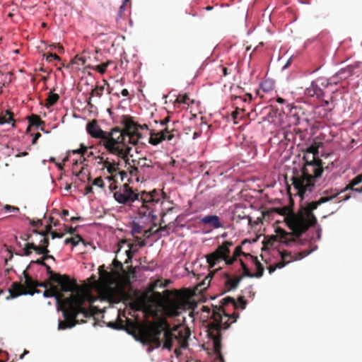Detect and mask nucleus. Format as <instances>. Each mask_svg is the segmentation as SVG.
Returning <instances> with one entry per match:
<instances>
[{
  "mask_svg": "<svg viewBox=\"0 0 362 362\" xmlns=\"http://www.w3.org/2000/svg\"><path fill=\"white\" fill-rule=\"evenodd\" d=\"M110 182V186H109V189L111 192H115L116 190H118V187L117 185H116V181H115V178L114 180H112Z\"/></svg>",
  "mask_w": 362,
  "mask_h": 362,
  "instance_id": "52",
  "label": "nucleus"
},
{
  "mask_svg": "<svg viewBox=\"0 0 362 362\" xmlns=\"http://www.w3.org/2000/svg\"><path fill=\"white\" fill-rule=\"evenodd\" d=\"M105 87L104 86H96L93 89H92L90 93V96L88 98V103L90 105L91 98L94 95L100 98L103 95Z\"/></svg>",
  "mask_w": 362,
  "mask_h": 362,
  "instance_id": "34",
  "label": "nucleus"
},
{
  "mask_svg": "<svg viewBox=\"0 0 362 362\" xmlns=\"http://www.w3.org/2000/svg\"><path fill=\"white\" fill-rule=\"evenodd\" d=\"M43 56L45 57H46V60L49 62H51L52 61V59L61 61V58L57 54L52 53V52L47 53V54H44Z\"/></svg>",
  "mask_w": 362,
  "mask_h": 362,
  "instance_id": "43",
  "label": "nucleus"
},
{
  "mask_svg": "<svg viewBox=\"0 0 362 362\" xmlns=\"http://www.w3.org/2000/svg\"><path fill=\"white\" fill-rule=\"evenodd\" d=\"M39 264V265H41V266H45V259H43V256L36 260H32L30 262V264Z\"/></svg>",
  "mask_w": 362,
  "mask_h": 362,
  "instance_id": "56",
  "label": "nucleus"
},
{
  "mask_svg": "<svg viewBox=\"0 0 362 362\" xmlns=\"http://www.w3.org/2000/svg\"><path fill=\"white\" fill-rule=\"evenodd\" d=\"M87 302L92 303L93 299L89 293L86 292L72 293L69 297L64 298L62 303L65 308L62 311L65 320L59 322L58 329L71 328L79 322H84L83 319L78 318L79 315H82L83 317L93 316L97 308L93 305H90L88 308H86L84 305Z\"/></svg>",
  "mask_w": 362,
  "mask_h": 362,
  "instance_id": "2",
  "label": "nucleus"
},
{
  "mask_svg": "<svg viewBox=\"0 0 362 362\" xmlns=\"http://www.w3.org/2000/svg\"><path fill=\"white\" fill-rule=\"evenodd\" d=\"M87 132L93 138L100 139L104 141L106 138V132L102 130L98 124L97 120L93 119L86 125Z\"/></svg>",
  "mask_w": 362,
  "mask_h": 362,
  "instance_id": "18",
  "label": "nucleus"
},
{
  "mask_svg": "<svg viewBox=\"0 0 362 362\" xmlns=\"http://www.w3.org/2000/svg\"><path fill=\"white\" fill-rule=\"evenodd\" d=\"M220 303L223 307H226L230 304L234 310H238L239 308L244 310L246 308L247 301L244 299L243 296H239L237 300L232 297L228 296L222 298L220 300Z\"/></svg>",
  "mask_w": 362,
  "mask_h": 362,
  "instance_id": "19",
  "label": "nucleus"
},
{
  "mask_svg": "<svg viewBox=\"0 0 362 362\" xmlns=\"http://www.w3.org/2000/svg\"><path fill=\"white\" fill-rule=\"evenodd\" d=\"M93 185L98 186L99 187L103 188L104 187V182L101 177H98L95 178L93 182Z\"/></svg>",
  "mask_w": 362,
  "mask_h": 362,
  "instance_id": "50",
  "label": "nucleus"
},
{
  "mask_svg": "<svg viewBox=\"0 0 362 362\" xmlns=\"http://www.w3.org/2000/svg\"><path fill=\"white\" fill-rule=\"evenodd\" d=\"M12 123V126L14 127L15 120L13 119V114L10 110H6L4 112H1L0 115V124H9Z\"/></svg>",
  "mask_w": 362,
  "mask_h": 362,
  "instance_id": "28",
  "label": "nucleus"
},
{
  "mask_svg": "<svg viewBox=\"0 0 362 362\" xmlns=\"http://www.w3.org/2000/svg\"><path fill=\"white\" fill-rule=\"evenodd\" d=\"M71 153L73 154H79L81 156L80 157V162L83 163V161L86 160V158H90L93 156V153L92 151L88 152V147L85 146L83 144H80V148L78 149L72 150Z\"/></svg>",
  "mask_w": 362,
  "mask_h": 362,
  "instance_id": "25",
  "label": "nucleus"
},
{
  "mask_svg": "<svg viewBox=\"0 0 362 362\" xmlns=\"http://www.w3.org/2000/svg\"><path fill=\"white\" fill-rule=\"evenodd\" d=\"M240 262L241 267H242L243 270V274L241 275V276H243V278L245 277V276L250 277V278L255 277L254 276V274L251 273L250 272V270L247 268V265L244 263V262L242 259H240Z\"/></svg>",
  "mask_w": 362,
  "mask_h": 362,
  "instance_id": "39",
  "label": "nucleus"
},
{
  "mask_svg": "<svg viewBox=\"0 0 362 362\" xmlns=\"http://www.w3.org/2000/svg\"><path fill=\"white\" fill-rule=\"evenodd\" d=\"M115 199L121 204H129L139 199V194L136 193L128 184H124L114 192Z\"/></svg>",
  "mask_w": 362,
  "mask_h": 362,
  "instance_id": "9",
  "label": "nucleus"
},
{
  "mask_svg": "<svg viewBox=\"0 0 362 362\" xmlns=\"http://www.w3.org/2000/svg\"><path fill=\"white\" fill-rule=\"evenodd\" d=\"M40 137H41V134H40V133H39V132L36 133V134H35V136H34L33 139L32 144H36V142H37V139H38L39 138H40Z\"/></svg>",
  "mask_w": 362,
  "mask_h": 362,
  "instance_id": "64",
  "label": "nucleus"
},
{
  "mask_svg": "<svg viewBox=\"0 0 362 362\" xmlns=\"http://www.w3.org/2000/svg\"><path fill=\"white\" fill-rule=\"evenodd\" d=\"M276 211H278V213L279 214L285 215L288 212V209L287 207H284V208L277 209Z\"/></svg>",
  "mask_w": 362,
  "mask_h": 362,
  "instance_id": "61",
  "label": "nucleus"
},
{
  "mask_svg": "<svg viewBox=\"0 0 362 362\" xmlns=\"http://www.w3.org/2000/svg\"><path fill=\"white\" fill-rule=\"evenodd\" d=\"M219 69L222 73V76H226L229 74H230L231 71L229 70L227 67L220 66Z\"/></svg>",
  "mask_w": 362,
  "mask_h": 362,
  "instance_id": "57",
  "label": "nucleus"
},
{
  "mask_svg": "<svg viewBox=\"0 0 362 362\" xmlns=\"http://www.w3.org/2000/svg\"><path fill=\"white\" fill-rule=\"evenodd\" d=\"M112 265L113 267L117 269H119V270H121V271H123V264H122L121 262H119V260H117V259H115L112 262Z\"/></svg>",
  "mask_w": 362,
  "mask_h": 362,
  "instance_id": "53",
  "label": "nucleus"
},
{
  "mask_svg": "<svg viewBox=\"0 0 362 362\" xmlns=\"http://www.w3.org/2000/svg\"><path fill=\"white\" fill-rule=\"evenodd\" d=\"M30 126H35L39 127L45 124V122L41 119L40 116L37 115H32L28 117Z\"/></svg>",
  "mask_w": 362,
  "mask_h": 362,
  "instance_id": "30",
  "label": "nucleus"
},
{
  "mask_svg": "<svg viewBox=\"0 0 362 362\" xmlns=\"http://www.w3.org/2000/svg\"><path fill=\"white\" fill-rule=\"evenodd\" d=\"M128 4H130L129 0H124L122 4L120 6L119 9L117 13V19L121 18L124 15V11H126L127 6Z\"/></svg>",
  "mask_w": 362,
  "mask_h": 362,
  "instance_id": "41",
  "label": "nucleus"
},
{
  "mask_svg": "<svg viewBox=\"0 0 362 362\" xmlns=\"http://www.w3.org/2000/svg\"><path fill=\"white\" fill-rule=\"evenodd\" d=\"M200 223L217 229L223 228L220 218L216 215H207L200 219Z\"/></svg>",
  "mask_w": 362,
  "mask_h": 362,
  "instance_id": "20",
  "label": "nucleus"
},
{
  "mask_svg": "<svg viewBox=\"0 0 362 362\" xmlns=\"http://www.w3.org/2000/svg\"><path fill=\"white\" fill-rule=\"evenodd\" d=\"M30 225L33 227L38 228L42 225V221L40 219H38L37 221L32 220L30 221Z\"/></svg>",
  "mask_w": 362,
  "mask_h": 362,
  "instance_id": "58",
  "label": "nucleus"
},
{
  "mask_svg": "<svg viewBox=\"0 0 362 362\" xmlns=\"http://www.w3.org/2000/svg\"><path fill=\"white\" fill-rule=\"evenodd\" d=\"M313 252V250H305L302 252H298L293 256L291 252L284 251L281 252V261L275 264L276 269H281L286 264L294 261L299 260L308 256Z\"/></svg>",
  "mask_w": 362,
  "mask_h": 362,
  "instance_id": "14",
  "label": "nucleus"
},
{
  "mask_svg": "<svg viewBox=\"0 0 362 362\" xmlns=\"http://www.w3.org/2000/svg\"><path fill=\"white\" fill-rule=\"evenodd\" d=\"M52 281L57 283L60 286V290L63 292H72L77 286L75 281H71L69 276L66 274H59Z\"/></svg>",
  "mask_w": 362,
  "mask_h": 362,
  "instance_id": "17",
  "label": "nucleus"
},
{
  "mask_svg": "<svg viewBox=\"0 0 362 362\" xmlns=\"http://www.w3.org/2000/svg\"><path fill=\"white\" fill-rule=\"evenodd\" d=\"M23 275L25 277V288H27L28 293L33 295L35 291V288L37 287L38 282L34 281L28 274L26 271L23 272Z\"/></svg>",
  "mask_w": 362,
  "mask_h": 362,
  "instance_id": "24",
  "label": "nucleus"
},
{
  "mask_svg": "<svg viewBox=\"0 0 362 362\" xmlns=\"http://www.w3.org/2000/svg\"><path fill=\"white\" fill-rule=\"evenodd\" d=\"M72 63L74 64L84 65L86 64V59L83 57L76 55L72 60Z\"/></svg>",
  "mask_w": 362,
  "mask_h": 362,
  "instance_id": "44",
  "label": "nucleus"
},
{
  "mask_svg": "<svg viewBox=\"0 0 362 362\" xmlns=\"http://www.w3.org/2000/svg\"><path fill=\"white\" fill-rule=\"evenodd\" d=\"M80 242L84 243V240L82 238V237L80 235L77 234V235H75L74 237L66 238L64 240V244L65 245L72 244L73 246H76L78 245V243Z\"/></svg>",
  "mask_w": 362,
  "mask_h": 362,
  "instance_id": "32",
  "label": "nucleus"
},
{
  "mask_svg": "<svg viewBox=\"0 0 362 362\" xmlns=\"http://www.w3.org/2000/svg\"><path fill=\"white\" fill-rule=\"evenodd\" d=\"M76 230V228L66 227V228H65V232L68 233H69L71 235H74Z\"/></svg>",
  "mask_w": 362,
  "mask_h": 362,
  "instance_id": "60",
  "label": "nucleus"
},
{
  "mask_svg": "<svg viewBox=\"0 0 362 362\" xmlns=\"http://www.w3.org/2000/svg\"><path fill=\"white\" fill-rule=\"evenodd\" d=\"M136 331L140 341L148 345V352L159 348L163 344V348L170 350L174 341H177L181 348L187 346L189 332L187 329L180 330L177 334L173 333L170 326L165 319L154 322L139 325Z\"/></svg>",
  "mask_w": 362,
  "mask_h": 362,
  "instance_id": "1",
  "label": "nucleus"
},
{
  "mask_svg": "<svg viewBox=\"0 0 362 362\" xmlns=\"http://www.w3.org/2000/svg\"><path fill=\"white\" fill-rule=\"evenodd\" d=\"M170 122V117H166L160 120V124L163 129L156 132L151 130L148 143L153 146H157L164 141H171L177 136L178 132L174 127H170L168 124Z\"/></svg>",
  "mask_w": 362,
  "mask_h": 362,
  "instance_id": "8",
  "label": "nucleus"
},
{
  "mask_svg": "<svg viewBox=\"0 0 362 362\" xmlns=\"http://www.w3.org/2000/svg\"><path fill=\"white\" fill-rule=\"evenodd\" d=\"M143 138V136L142 134L139 132V130H137L136 132V133L134 134V143H129L130 144H132V145H136L139 140Z\"/></svg>",
  "mask_w": 362,
  "mask_h": 362,
  "instance_id": "49",
  "label": "nucleus"
},
{
  "mask_svg": "<svg viewBox=\"0 0 362 362\" xmlns=\"http://www.w3.org/2000/svg\"><path fill=\"white\" fill-rule=\"evenodd\" d=\"M50 235H51L52 239H54L57 238H62L64 236V233H57L56 231L51 232Z\"/></svg>",
  "mask_w": 362,
  "mask_h": 362,
  "instance_id": "59",
  "label": "nucleus"
},
{
  "mask_svg": "<svg viewBox=\"0 0 362 362\" xmlns=\"http://www.w3.org/2000/svg\"><path fill=\"white\" fill-rule=\"evenodd\" d=\"M339 197L337 189L325 190L323 196L316 202H312L307 206L302 208L298 214L291 213L286 217V222L289 228L293 231L295 237L299 238L309 228L314 226L317 223V218L313 210L323 203Z\"/></svg>",
  "mask_w": 362,
  "mask_h": 362,
  "instance_id": "3",
  "label": "nucleus"
},
{
  "mask_svg": "<svg viewBox=\"0 0 362 362\" xmlns=\"http://www.w3.org/2000/svg\"><path fill=\"white\" fill-rule=\"evenodd\" d=\"M112 162L110 161L108 159H106L104 160L101 164L103 165V167L107 169V168L111 165Z\"/></svg>",
  "mask_w": 362,
  "mask_h": 362,
  "instance_id": "63",
  "label": "nucleus"
},
{
  "mask_svg": "<svg viewBox=\"0 0 362 362\" xmlns=\"http://www.w3.org/2000/svg\"><path fill=\"white\" fill-rule=\"evenodd\" d=\"M347 191L352 192L361 193L362 192V173L355 177L351 180L349 183L340 192H339V197L337 198V202H341V201H346L351 197V193L341 195Z\"/></svg>",
  "mask_w": 362,
  "mask_h": 362,
  "instance_id": "11",
  "label": "nucleus"
},
{
  "mask_svg": "<svg viewBox=\"0 0 362 362\" xmlns=\"http://www.w3.org/2000/svg\"><path fill=\"white\" fill-rule=\"evenodd\" d=\"M118 166H119V163L113 161L111 163V165L107 168V170L110 175L107 176L106 178L109 181L114 180L117 177V173H118L119 174L122 180L124 179V176L126 175V173L124 171H119Z\"/></svg>",
  "mask_w": 362,
  "mask_h": 362,
  "instance_id": "23",
  "label": "nucleus"
},
{
  "mask_svg": "<svg viewBox=\"0 0 362 362\" xmlns=\"http://www.w3.org/2000/svg\"><path fill=\"white\" fill-rule=\"evenodd\" d=\"M130 170H129V173L132 175H136L137 172H138V168L137 167H135V166H132L130 165Z\"/></svg>",
  "mask_w": 362,
  "mask_h": 362,
  "instance_id": "62",
  "label": "nucleus"
},
{
  "mask_svg": "<svg viewBox=\"0 0 362 362\" xmlns=\"http://www.w3.org/2000/svg\"><path fill=\"white\" fill-rule=\"evenodd\" d=\"M44 267L46 269V272L47 274L49 276V281H52L55 277H57L59 274L54 272L51 267L47 264H45Z\"/></svg>",
  "mask_w": 362,
  "mask_h": 362,
  "instance_id": "42",
  "label": "nucleus"
},
{
  "mask_svg": "<svg viewBox=\"0 0 362 362\" xmlns=\"http://www.w3.org/2000/svg\"><path fill=\"white\" fill-rule=\"evenodd\" d=\"M109 64H110V62H107L103 63L101 64H99V65H97V66L93 67V69L95 71H97L98 72H99L101 74H103L105 73L106 69Z\"/></svg>",
  "mask_w": 362,
  "mask_h": 362,
  "instance_id": "40",
  "label": "nucleus"
},
{
  "mask_svg": "<svg viewBox=\"0 0 362 362\" xmlns=\"http://www.w3.org/2000/svg\"><path fill=\"white\" fill-rule=\"evenodd\" d=\"M30 247H33V251L35 252L37 255H44L47 254V252H49V250L48 248L43 247L42 245H37L34 243H31Z\"/></svg>",
  "mask_w": 362,
  "mask_h": 362,
  "instance_id": "33",
  "label": "nucleus"
},
{
  "mask_svg": "<svg viewBox=\"0 0 362 362\" xmlns=\"http://www.w3.org/2000/svg\"><path fill=\"white\" fill-rule=\"evenodd\" d=\"M59 99V96L57 93H53L52 92H49L46 100V107L49 108V107L53 106L57 103Z\"/></svg>",
  "mask_w": 362,
  "mask_h": 362,
  "instance_id": "31",
  "label": "nucleus"
},
{
  "mask_svg": "<svg viewBox=\"0 0 362 362\" xmlns=\"http://www.w3.org/2000/svg\"><path fill=\"white\" fill-rule=\"evenodd\" d=\"M31 243H28L25 245L23 248V253L21 255L29 256L33 252V247H30Z\"/></svg>",
  "mask_w": 362,
  "mask_h": 362,
  "instance_id": "45",
  "label": "nucleus"
},
{
  "mask_svg": "<svg viewBox=\"0 0 362 362\" xmlns=\"http://www.w3.org/2000/svg\"><path fill=\"white\" fill-rule=\"evenodd\" d=\"M42 238L40 240V245H42L43 247H45L48 248L49 245V240L47 236H41Z\"/></svg>",
  "mask_w": 362,
  "mask_h": 362,
  "instance_id": "55",
  "label": "nucleus"
},
{
  "mask_svg": "<svg viewBox=\"0 0 362 362\" xmlns=\"http://www.w3.org/2000/svg\"><path fill=\"white\" fill-rule=\"evenodd\" d=\"M43 295L46 298L55 297L58 302H59L60 298L62 297V294L59 291L57 286L54 285H50L49 288L45 289Z\"/></svg>",
  "mask_w": 362,
  "mask_h": 362,
  "instance_id": "27",
  "label": "nucleus"
},
{
  "mask_svg": "<svg viewBox=\"0 0 362 362\" xmlns=\"http://www.w3.org/2000/svg\"><path fill=\"white\" fill-rule=\"evenodd\" d=\"M105 266L99 267L100 279L98 281V292L103 300L110 303L127 302L132 299V294L125 290L122 286H113L114 279L111 272L104 269Z\"/></svg>",
  "mask_w": 362,
  "mask_h": 362,
  "instance_id": "6",
  "label": "nucleus"
},
{
  "mask_svg": "<svg viewBox=\"0 0 362 362\" xmlns=\"http://www.w3.org/2000/svg\"><path fill=\"white\" fill-rule=\"evenodd\" d=\"M8 292L10 295L6 298L7 299L14 298L21 295L28 293L25 286L18 282H13L12 284V288L9 289Z\"/></svg>",
  "mask_w": 362,
  "mask_h": 362,
  "instance_id": "22",
  "label": "nucleus"
},
{
  "mask_svg": "<svg viewBox=\"0 0 362 362\" xmlns=\"http://www.w3.org/2000/svg\"><path fill=\"white\" fill-rule=\"evenodd\" d=\"M305 160L303 167L300 170H295L291 178L297 194L303 197L306 192H311L315 186V180L321 177L323 172L322 161L318 158Z\"/></svg>",
  "mask_w": 362,
  "mask_h": 362,
  "instance_id": "5",
  "label": "nucleus"
},
{
  "mask_svg": "<svg viewBox=\"0 0 362 362\" xmlns=\"http://www.w3.org/2000/svg\"><path fill=\"white\" fill-rule=\"evenodd\" d=\"M243 252L242 250V247L241 246H237L235 248V250L233 252V256H234L235 257L238 258V257H240L241 255H243Z\"/></svg>",
  "mask_w": 362,
  "mask_h": 362,
  "instance_id": "54",
  "label": "nucleus"
},
{
  "mask_svg": "<svg viewBox=\"0 0 362 362\" xmlns=\"http://www.w3.org/2000/svg\"><path fill=\"white\" fill-rule=\"evenodd\" d=\"M122 124H123L122 129L128 138V143H134V134L139 129V124L129 116H124Z\"/></svg>",
  "mask_w": 362,
  "mask_h": 362,
  "instance_id": "15",
  "label": "nucleus"
},
{
  "mask_svg": "<svg viewBox=\"0 0 362 362\" xmlns=\"http://www.w3.org/2000/svg\"><path fill=\"white\" fill-rule=\"evenodd\" d=\"M238 317L239 313L236 312H233L231 315L227 313L221 305L213 308L212 321L208 325V335L212 339L214 354L220 362H225L221 353V332L236 322Z\"/></svg>",
  "mask_w": 362,
  "mask_h": 362,
  "instance_id": "4",
  "label": "nucleus"
},
{
  "mask_svg": "<svg viewBox=\"0 0 362 362\" xmlns=\"http://www.w3.org/2000/svg\"><path fill=\"white\" fill-rule=\"evenodd\" d=\"M136 165L140 167H147V168L153 167L152 161L151 160L147 159L146 158H139L136 161Z\"/></svg>",
  "mask_w": 362,
  "mask_h": 362,
  "instance_id": "37",
  "label": "nucleus"
},
{
  "mask_svg": "<svg viewBox=\"0 0 362 362\" xmlns=\"http://www.w3.org/2000/svg\"><path fill=\"white\" fill-rule=\"evenodd\" d=\"M176 103H184L187 105H189V103H193V100H190L188 94L185 93L183 95H179L176 98Z\"/></svg>",
  "mask_w": 362,
  "mask_h": 362,
  "instance_id": "36",
  "label": "nucleus"
},
{
  "mask_svg": "<svg viewBox=\"0 0 362 362\" xmlns=\"http://www.w3.org/2000/svg\"><path fill=\"white\" fill-rule=\"evenodd\" d=\"M139 199L136 201L139 202L141 204V209H151V206L154 204V203H157L159 201L158 193L156 189L150 192H147L146 191L141 192L139 194Z\"/></svg>",
  "mask_w": 362,
  "mask_h": 362,
  "instance_id": "16",
  "label": "nucleus"
},
{
  "mask_svg": "<svg viewBox=\"0 0 362 362\" xmlns=\"http://www.w3.org/2000/svg\"><path fill=\"white\" fill-rule=\"evenodd\" d=\"M259 88L264 93H268L274 88V82L271 79H265L259 84Z\"/></svg>",
  "mask_w": 362,
  "mask_h": 362,
  "instance_id": "29",
  "label": "nucleus"
},
{
  "mask_svg": "<svg viewBox=\"0 0 362 362\" xmlns=\"http://www.w3.org/2000/svg\"><path fill=\"white\" fill-rule=\"evenodd\" d=\"M307 153L313 154L312 158H315V155L318 154V148L315 145H311L307 148Z\"/></svg>",
  "mask_w": 362,
  "mask_h": 362,
  "instance_id": "46",
  "label": "nucleus"
},
{
  "mask_svg": "<svg viewBox=\"0 0 362 362\" xmlns=\"http://www.w3.org/2000/svg\"><path fill=\"white\" fill-rule=\"evenodd\" d=\"M254 263L256 266L257 272L254 274V276L257 278H259L262 276L264 273V267L262 264L258 261L257 257L253 259Z\"/></svg>",
  "mask_w": 362,
  "mask_h": 362,
  "instance_id": "35",
  "label": "nucleus"
},
{
  "mask_svg": "<svg viewBox=\"0 0 362 362\" xmlns=\"http://www.w3.org/2000/svg\"><path fill=\"white\" fill-rule=\"evenodd\" d=\"M242 279L243 276H238L233 278L228 274H225L224 286L226 291L235 289Z\"/></svg>",
  "mask_w": 362,
  "mask_h": 362,
  "instance_id": "21",
  "label": "nucleus"
},
{
  "mask_svg": "<svg viewBox=\"0 0 362 362\" xmlns=\"http://www.w3.org/2000/svg\"><path fill=\"white\" fill-rule=\"evenodd\" d=\"M185 303L178 299L167 298L163 305V313L168 317H176L184 309Z\"/></svg>",
  "mask_w": 362,
  "mask_h": 362,
  "instance_id": "12",
  "label": "nucleus"
},
{
  "mask_svg": "<svg viewBox=\"0 0 362 362\" xmlns=\"http://www.w3.org/2000/svg\"><path fill=\"white\" fill-rule=\"evenodd\" d=\"M305 94L310 97L320 98L322 95V90L315 83L313 82L310 87L305 89Z\"/></svg>",
  "mask_w": 362,
  "mask_h": 362,
  "instance_id": "26",
  "label": "nucleus"
},
{
  "mask_svg": "<svg viewBox=\"0 0 362 362\" xmlns=\"http://www.w3.org/2000/svg\"><path fill=\"white\" fill-rule=\"evenodd\" d=\"M4 209L8 212H14V213H18L20 211V209L17 206H11L8 204H6L4 206Z\"/></svg>",
  "mask_w": 362,
  "mask_h": 362,
  "instance_id": "47",
  "label": "nucleus"
},
{
  "mask_svg": "<svg viewBox=\"0 0 362 362\" xmlns=\"http://www.w3.org/2000/svg\"><path fill=\"white\" fill-rule=\"evenodd\" d=\"M237 260V258L233 256L230 257L229 255H226V257L224 258V261L227 265H231Z\"/></svg>",
  "mask_w": 362,
  "mask_h": 362,
  "instance_id": "51",
  "label": "nucleus"
},
{
  "mask_svg": "<svg viewBox=\"0 0 362 362\" xmlns=\"http://www.w3.org/2000/svg\"><path fill=\"white\" fill-rule=\"evenodd\" d=\"M214 275V273L209 274L207 276L205 277L204 281L202 282V284H199L200 286H208L211 281L212 276Z\"/></svg>",
  "mask_w": 362,
  "mask_h": 362,
  "instance_id": "48",
  "label": "nucleus"
},
{
  "mask_svg": "<svg viewBox=\"0 0 362 362\" xmlns=\"http://www.w3.org/2000/svg\"><path fill=\"white\" fill-rule=\"evenodd\" d=\"M233 245L230 241H225L219 245L214 252L206 255L209 268H213L221 260H224L227 255H230V247Z\"/></svg>",
  "mask_w": 362,
  "mask_h": 362,
  "instance_id": "10",
  "label": "nucleus"
},
{
  "mask_svg": "<svg viewBox=\"0 0 362 362\" xmlns=\"http://www.w3.org/2000/svg\"><path fill=\"white\" fill-rule=\"evenodd\" d=\"M52 224H48L45 226V230L43 231H38L37 229H34L33 233L40 235V236H47L48 234H50L52 230Z\"/></svg>",
  "mask_w": 362,
  "mask_h": 362,
  "instance_id": "38",
  "label": "nucleus"
},
{
  "mask_svg": "<svg viewBox=\"0 0 362 362\" xmlns=\"http://www.w3.org/2000/svg\"><path fill=\"white\" fill-rule=\"evenodd\" d=\"M128 138L121 127H115L110 132H106V138L103 145L112 154L123 159L126 164L130 165L128 155L132 148L128 146Z\"/></svg>",
  "mask_w": 362,
  "mask_h": 362,
  "instance_id": "7",
  "label": "nucleus"
},
{
  "mask_svg": "<svg viewBox=\"0 0 362 362\" xmlns=\"http://www.w3.org/2000/svg\"><path fill=\"white\" fill-rule=\"evenodd\" d=\"M276 235L271 236L266 242L267 245L272 246L277 239L286 245H290L292 243L296 242L295 235L293 232L288 233L281 228H277L275 230Z\"/></svg>",
  "mask_w": 362,
  "mask_h": 362,
  "instance_id": "13",
  "label": "nucleus"
}]
</instances>
